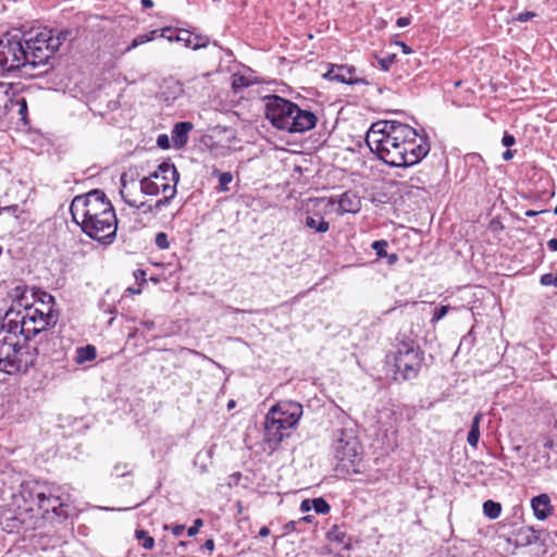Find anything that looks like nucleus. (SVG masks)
Here are the masks:
<instances>
[{
  "label": "nucleus",
  "mask_w": 557,
  "mask_h": 557,
  "mask_svg": "<svg viewBox=\"0 0 557 557\" xmlns=\"http://www.w3.org/2000/svg\"><path fill=\"white\" fill-rule=\"evenodd\" d=\"M396 60V55L395 54H388L384 58H381L379 59V64H380V67L383 70V71H388L389 67L394 64Z\"/></svg>",
  "instance_id": "nucleus-36"
},
{
  "label": "nucleus",
  "mask_w": 557,
  "mask_h": 557,
  "mask_svg": "<svg viewBox=\"0 0 557 557\" xmlns=\"http://www.w3.org/2000/svg\"><path fill=\"white\" fill-rule=\"evenodd\" d=\"M387 246L388 243L384 239L375 240L371 245L372 249L375 250V253L379 258H384L385 256H387Z\"/></svg>",
  "instance_id": "nucleus-30"
},
{
  "label": "nucleus",
  "mask_w": 557,
  "mask_h": 557,
  "mask_svg": "<svg viewBox=\"0 0 557 557\" xmlns=\"http://www.w3.org/2000/svg\"><path fill=\"white\" fill-rule=\"evenodd\" d=\"M175 40L184 42V46L189 48L190 32L187 29H177L175 34Z\"/></svg>",
  "instance_id": "nucleus-33"
},
{
  "label": "nucleus",
  "mask_w": 557,
  "mask_h": 557,
  "mask_svg": "<svg viewBox=\"0 0 557 557\" xmlns=\"http://www.w3.org/2000/svg\"><path fill=\"white\" fill-rule=\"evenodd\" d=\"M67 32L42 28L25 34L7 33L0 38V72L39 75L53 67V57Z\"/></svg>",
  "instance_id": "nucleus-1"
},
{
  "label": "nucleus",
  "mask_w": 557,
  "mask_h": 557,
  "mask_svg": "<svg viewBox=\"0 0 557 557\" xmlns=\"http://www.w3.org/2000/svg\"><path fill=\"white\" fill-rule=\"evenodd\" d=\"M24 297L17 301L23 310L15 311L10 308L4 317V323H10L13 327L16 325V333L24 338V342L28 344V341L45 331L49 325H54L58 321V311L54 308L48 307V311L39 309L27 304H22Z\"/></svg>",
  "instance_id": "nucleus-6"
},
{
  "label": "nucleus",
  "mask_w": 557,
  "mask_h": 557,
  "mask_svg": "<svg viewBox=\"0 0 557 557\" xmlns=\"http://www.w3.org/2000/svg\"><path fill=\"white\" fill-rule=\"evenodd\" d=\"M180 174L174 164L162 162L149 176L139 182L140 191L148 196H157L164 193L165 186L177 185Z\"/></svg>",
  "instance_id": "nucleus-11"
},
{
  "label": "nucleus",
  "mask_w": 557,
  "mask_h": 557,
  "mask_svg": "<svg viewBox=\"0 0 557 557\" xmlns=\"http://www.w3.org/2000/svg\"><path fill=\"white\" fill-rule=\"evenodd\" d=\"M160 37L166 38L169 41L175 40L174 29L172 27H164L161 29Z\"/></svg>",
  "instance_id": "nucleus-40"
},
{
  "label": "nucleus",
  "mask_w": 557,
  "mask_h": 557,
  "mask_svg": "<svg viewBox=\"0 0 557 557\" xmlns=\"http://www.w3.org/2000/svg\"><path fill=\"white\" fill-rule=\"evenodd\" d=\"M515 143H516L515 137L511 134L505 132V134H504V136L502 138V144L505 147H511L512 145H515Z\"/></svg>",
  "instance_id": "nucleus-41"
},
{
  "label": "nucleus",
  "mask_w": 557,
  "mask_h": 557,
  "mask_svg": "<svg viewBox=\"0 0 557 557\" xmlns=\"http://www.w3.org/2000/svg\"><path fill=\"white\" fill-rule=\"evenodd\" d=\"M233 181V175L230 172H223L219 175L220 190L226 191L227 185Z\"/></svg>",
  "instance_id": "nucleus-32"
},
{
  "label": "nucleus",
  "mask_w": 557,
  "mask_h": 557,
  "mask_svg": "<svg viewBox=\"0 0 557 557\" xmlns=\"http://www.w3.org/2000/svg\"><path fill=\"white\" fill-rule=\"evenodd\" d=\"M326 539L330 542L341 545L343 548H346V549L350 548V540L348 539L346 531L336 524H334L326 532Z\"/></svg>",
  "instance_id": "nucleus-19"
},
{
  "label": "nucleus",
  "mask_w": 557,
  "mask_h": 557,
  "mask_svg": "<svg viewBox=\"0 0 557 557\" xmlns=\"http://www.w3.org/2000/svg\"><path fill=\"white\" fill-rule=\"evenodd\" d=\"M311 508H312V500H310V499H305V500H302V502H301V504H300V510H301L302 512H307V511H309Z\"/></svg>",
  "instance_id": "nucleus-46"
},
{
  "label": "nucleus",
  "mask_w": 557,
  "mask_h": 557,
  "mask_svg": "<svg viewBox=\"0 0 557 557\" xmlns=\"http://www.w3.org/2000/svg\"><path fill=\"white\" fill-rule=\"evenodd\" d=\"M264 116L277 129L288 133H305L318 122L315 114L301 109L283 97L271 95L263 98Z\"/></svg>",
  "instance_id": "nucleus-3"
},
{
  "label": "nucleus",
  "mask_w": 557,
  "mask_h": 557,
  "mask_svg": "<svg viewBox=\"0 0 557 557\" xmlns=\"http://www.w3.org/2000/svg\"><path fill=\"white\" fill-rule=\"evenodd\" d=\"M78 226L89 238L103 246H109L115 240L117 232L115 210L112 208L100 214L92 215L91 219H88Z\"/></svg>",
  "instance_id": "nucleus-9"
},
{
  "label": "nucleus",
  "mask_w": 557,
  "mask_h": 557,
  "mask_svg": "<svg viewBox=\"0 0 557 557\" xmlns=\"http://www.w3.org/2000/svg\"><path fill=\"white\" fill-rule=\"evenodd\" d=\"M141 5L144 8H151V7H153V1L152 0H141Z\"/></svg>",
  "instance_id": "nucleus-57"
},
{
  "label": "nucleus",
  "mask_w": 557,
  "mask_h": 557,
  "mask_svg": "<svg viewBox=\"0 0 557 557\" xmlns=\"http://www.w3.org/2000/svg\"><path fill=\"white\" fill-rule=\"evenodd\" d=\"M184 530H185V525L176 524L172 528V533L174 536H180L183 534Z\"/></svg>",
  "instance_id": "nucleus-47"
},
{
  "label": "nucleus",
  "mask_w": 557,
  "mask_h": 557,
  "mask_svg": "<svg viewBox=\"0 0 557 557\" xmlns=\"http://www.w3.org/2000/svg\"><path fill=\"white\" fill-rule=\"evenodd\" d=\"M481 420H482V414L476 413L472 420L471 429L467 436V442L472 447H476L478 443H479Z\"/></svg>",
  "instance_id": "nucleus-21"
},
{
  "label": "nucleus",
  "mask_w": 557,
  "mask_h": 557,
  "mask_svg": "<svg viewBox=\"0 0 557 557\" xmlns=\"http://www.w3.org/2000/svg\"><path fill=\"white\" fill-rule=\"evenodd\" d=\"M547 247L552 251H557V238H552L547 242Z\"/></svg>",
  "instance_id": "nucleus-48"
},
{
  "label": "nucleus",
  "mask_w": 557,
  "mask_h": 557,
  "mask_svg": "<svg viewBox=\"0 0 557 557\" xmlns=\"http://www.w3.org/2000/svg\"><path fill=\"white\" fill-rule=\"evenodd\" d=\"M136 539L139 541L140 545L145 549H152L154 546V540L152 536L148 534L145 530H136L135 532Z\"/></svg>",
  "instance_id": "nucleus-25"
},
{
  "label": "nucleus",
  "mask_w": 557,
  "mask_h": 557,
  "mask_svg": "<svg viewBox=\"0 0 557 557\" xmlns=\"http://www.w3.org/2000/svg\"><path fill=\"white\" fill-rule=\"evenodd\" d=\"M302 412V405L294 400H281L269 409L264 420V442L269 449L275 450L290 435Z\"/></svg>",
  "instance_id": "nucleus-5"
},
{
  "label": "nucleus",
  "mask_w": 557,
  "mask_h": 557,
  "mask_svg": "<svg viewBox=\"0 0 557 557\" xmlns=\"http://www.w3.org/2000/svg\"><path fill=\"white\" fill-rule=\"evenodd\" d=\"M312 508L317 513H329L331 510L330 505L326 503V500L322 497H318L312 499Z\"/></svg>",
  "instance_id": "nucleus-28"
},
{
  "label": "nucleus",
  "mask_w": 557,
  "mask_h": 557,
  "mask_svg": "<svg viewBox=\"0 0 557 557\" xmlns=\"http://www.w3.org/2000/svg\"><path fill=\"white\" fill-rule=\"evenodd\" d=\"M53 304H54V298L47 293H42V295L39 298L38 306H36V307L48 311V307L53 308Z\"/></svg>",
  "instance_id": "nucleus-31"
},
{
  "label": "nucleus",
  "mask_w": 557,
  "mask_h": 557,
  "mask_svg": "<svg viewBox=\"0 0 557 557\" xmlns=\"http://www.w3.org/2000/svg\"><path fill=\"white\" fill-rule=\"evenodd\" d=\"M531 507L536 519L545 520L554 512L550 498L547 494H540L531 499Z\"/></svg>",
  "instance_id": "nucleus-16"
},
{
  "label": "nucleus",
  "mask_w": 557,
  "mask_h": 557,
  "mask_svg": "<svg viewBox=\"0 0 557 557\" xmlns=\"http://www.w3.org/2000/svg\"><path fill=\"white\" fill-rule=\"evenodd\" d=\"M423 361V355L419 346L411 339L401 341L396 346L394 364L396 372L404 380H411L418 376Z\"/></svg>",
  "instance_id": "nucleus-10"
},
{
  "label": "nucleus",
  "mask_w": 557,
  "mask_h": 557,
  "mask_svg": "<svg viewBox=\"0 0 557 557\" xmlns=\"http://www.w3.org/2000/svg\"><path fill=\"white\" fill-rule=\"evenodd\" d=\"M554 213L557 214V205H556V208L554 209Z\"/></svg>",
  "instance_id": "nucleus-63"
},
{
  "label": "nucleus",
  "mask_w": 557,
  "mask_h": 557,
  "mask_svg": "<svg viewBox=\"0 0 557 557\" xmlns=\"http://www.w3.org/2000/svg\"><path fill=\"white\" fill-rule=\"evenodd\" d=\"M3 116L8 113H16L20 116V120L26 125L28 124L27 120V101L23 96H14L10 97L9 91H7V100L3 104Z\"/></svg>",
  "instance_id": "nucleus-14"
},
{
  "label": "nucleus",
  "mask_w": 557,
  "mask_h": 557,
  "mask_svg": "<svg viewBox=\"0 0 557 557\" xmlns=\"http://www.w3.org/2000/svg\"><path fill=\"white\" fill-rule=\"evenodd\" d=\"M270 534V529L268 527H262L260 530H259V536L261 537H265Z\"/></svg>",
  "instance_id": "nucleus-53"
},
{
  "label": "nucleus",
  "mask_w": 557,
  "mask_h": 557,
  "mask_svg": "<svg viewBox=\"0 0 557 557\" xmlns=\"http://www.w3.org/2000/svg\"><path fill=\"white\" fill-rule=\"evenodd\" d=\"M208 44H209L208 37L198 35V34H193L190 32L189 48L197 50V49L207 47Z\"/></svg>",
  "instance_id": "nucleus-27"
},
{
  "label": "nucleus",
  "mask_w": 557,
  "mask_h": 557,
  "mask_svg": "<svg viewBox=\"0 0 557 557\" xmlns=\"http://www.w3.org/2000/svg\"><path fill=\"white\" fill-rule=\"evenodd\" d=\"M370 150L385 164L408 168L419 163L430 151L425 136H420L408 124L398 121H377L366 135Z\"/></svg>",
  "instance_id": "nucleus-2"
},
{
  "label": "nucleus",
  "mask_w": 557,
  "mask_h": 557,
  "mask_svg": "<svg viewBox=\"0 0 557 557\" xmlns=\"http://www.w3.org/2000/svg\"><path fill=\"white\" fill-rule=\"evenodd\" d=\"M333 453L341 468L358 472L356 467L362 459V446L354 430L341 429L335 432Z\"/></svg>",
  "instance_id": "nucleus-7"
},
{
  "label": "nucleus",
  "mask_w": 557,
  "mask_h": 557,
  "mask_svg": "<svg viewBox=\"0 0 557 557\" xmlns=\"http://www.w3.org/2000/svg\"><path fill=\"white\" fill-rule=\"evenodd\" d=\"M201 548L208 550V556H210L214 549V541L212 539L207 540Z\"/></svg>",
  "instance_id": "nucleus-44"
},
{
  "label": "nucleus",
  "mask_w": 557,
  "mask_h": 557,
  "mask_svg": "<svg viewBox=\"0 0 557 557\" xmlns=\"http://www.w3.org/2000/svg\"><path fill=\"white\" fill-rule=\"evenodd\" d=\"M397 45H399L401 47V50L404 53L409 54L412 52L411 48L409 46H407L405 42L399 41V42H397Z\"/></svg>",
  "instance_id": "nucleus-51"
},
{
  "label": "nucleus",
  "mask_w": 557,
  "mask_h": 557,
  "mask_svg": "<svg viewBox=\"0 0 557 557\" xmlns=\"http://www.w3.org/2000/svg\"><path fill=\"white\" fill-rule=\"evenodd\" d=\"M549 211L548 210H541V211H534V210H528L525 212V215L527 216H536L539 214H542V213H548Z\"/></svg>",
  "instance_id": "nucleus-49"
},
{
  "label": "nucleus",
  "mask_w": 557,
  "mask_h": 557,
  "mask_svg": "<svg viewBox=\"0 0 557 557\" xmlns=\"http://www.w3.org/2000/svg\"><path fill=\"white\" fill-rule=\"evenodd\" d=\"M410 17H407V16H401V17H398L397 21H396V25L398 27H406L410 24Z\"/></svg>",
  "instance_id": "nucleus-45"
},
{
  "label": "nucleus",
  "mask_w": 557,
  "mask_h": 557,
  "mask_svg": "<svg viewBox=\"0 0 557 557\" xmlns=\"http://www.w3.org/2000/svg\"><path fill=\"white\" fill-rule=\"evenodd\" d=\"M193 129L190 122H180L172 131V139L176 147H183L188 140V133Z\"/></svg>",
  "instance_id": "nucleus-18"
},
{
  "label": "nucleus",
  "mask_w": 557,
  "mask_h": 557,
  "mask_svg": "<svg viewBox=\"0 0 557 557\" xmlns=\"http://www.w3.org/2000/svg\"><path fill=\"white\" fill-rule=\"evenodd\" d=\"M154 243L158 248L160 249H168L170 246V243L168 240V235L163 232H160L156 235Z\"/></svg>",
  "instance_id": "nucleus-37"
},
{
  "label": "nucleus",
  "mask_w": 557,
  "mask_h": 557,
  "mask_svg": "<svg viewBox=\"0 0 557 557\" xmlns=\"http://www.w3.org/2000/svg\"><path fill=\"white\" fill-rule=\"evenodd\" d=\"M243 79H244L243 77H239L238 79H234L233 87L236 88L237 86H239V84L244 85Z\"/></svg>",
  "instance_id": "nucleus-58"
},
{
  "label": "nucleus",
  "mask_w": 557,
  "mask_h": 557,
  "mask_svg": "<svg viewBox=\"0 0 557 557\" xmlns=\"http://www.w3.org/2000/svg\"><path fill=\"white\" fill-rule=\"evenodd\" d=\"M32 349L35 350L36 356L41 355L51 363H61V368H66L67 350L65 339L54 331L46 334V338Z\"/></svg>",
  "instance_id": "nucleus-12"
},
{
  "label": "nucleus",
  "mask_w": 557,
  "mask_h": 557,
  "mask_svg": "<svg viewBox=\"0 0 557 557\" xmlns=\"http://www.w3.org/2000/svg\"><path fill=\"white\" fill-rule=\"evenodd\" d=\"M543 446H544L545 449H552L555 446V444H554L553 440L544 438Z\"/></svg>",
  "instance_id": "nucleus-52"
},
{
  "label": "nucleus",
  "mask_w": 557,
  "mask_h": 557,
  "mask_svg": "<svg viewBox=\"0 0 557 557\" xmlns=\"http://www.w3.org/2000/svg\"><path fill=\"white\" fill-rule=\"evenodd\" d=\"M513 157V151L512 150H506L504 153H503V159L508 161L510 160L511 158Z\"/></svg>",
  "instance_id": "nucleus-54"
},
{
  "label": "nucleus",
  "mask_w": 557,
  "mask_h": 557,
  "mask_svg": "<svg viewBox=\"0 0 557 557\" xmlns=\"http://www.w3.org/2000/svg\"><path fill=\"white\" fill-rule=\"evenodd\" d=\"M202 525H203L202 519H200V518L196 519L194 521V524L191 527H189L187 530L188 536H195L199 532V530Z\"/></svg>",
  "instance_id": "nucleus-39"
},
{
  "label": "nucleus",
  "mask_w": 557,
  "mask_h": 557,
  "mask_svg": "<svg viewBox=\"0 0 557 557\" xmlns=\"http://www.w3.org/2000/svg\"><path fill=\"white\" fill-rule=\"evenodd\" d=\"M176 195V188L175 186H165L164 187V193H163V198L159 199L154 207L160 209L162 207H165L170 203V201L175 197Z\"/></svg>",
  "instance_id": "nucleus-26"
},
{
  "label": "nucleus",
  "mask_w": 557,
  "mask_h": 557,
  "mask_svg": "<svg viewBox=\"0 0 557 557\" xmlns=\"http://www.w3.org/2000/svg\"><path fill=\"white\" fill-rule=\"evenodd\" d=\"M317 202H325V207L330 208L331 211L336 212L338 215H343L345 213H356L360 210L361 207L359 197L351 191L342 194L339 198H320L317 199Z\"/></svg>",
  "instance_id": "nucleus-13"
},
{
  "label": "nucleus",
  "mask_w": 557,
  "mask_h": 557,
  "mask_svg": "<svg viewBox=\"0 0 557 557\" xmlns=\"http://www.w3.org/2000/svg\"><path fill=\"white\" fill-rule=\"evenodd\" d=\"M157 144L161 148H169V138L166 135H160L157 139Z\"/></svg>",
  "instance_id": "nucleus-43"
},
{
  "label": "nucleus",
  "mask_w": 557,
  "mask_h": 557,
  "mask_svg": "<svg viewBox=\"0 0 557 557\" xmlns=\"http://www.w3.org/2000/svg\"><path fill=\"white\" fill-rule=\"evenodd\" d=\"M127 173H123L121 175V187H120V195L122 199L127 203L129 207L133 208H141L145 206L144 202H138L137 199L134 197V193L132 191V188L136 190V183L134 180L127 181Z\"/></svg>",
  "instance_id": "nucleus-17"
},
{
  "label": "nucleus",
  "mask_w": 557,
  "mask_h": 557,
  "mask_svg": "<svg viewBox=\"0 0 557 557\" xmlns=\"http://www.w3.org/2000/svg\"><path fill=\"white\" fill-rule=\"evenodd\" d=\"M114 208L106 194L100 189H92L86 194L72 198V222L77 225L91 219L92 215Z\"/></svg>",
  "instance_id": "nucleus-8"
},
{
  "label": "nucleus",
  "mask_w": 557,
  "mask_h": 557,
  "mask_svg": "<svg viewBox=\"0 0 557 557\" xmlns=\"http://www.w3.org/2000/svg\"><path fill=\"white\" fill-rule=\"evenodd\" d=\"M483 512L488 519H497L502 512V505L494 500H486L483 504Z\"/></svg>",
  "instance_id": "nucleus-23"
},
{
  "label": "nucleus",
  "mask_w": 557,
  "mask_h": 557,
  "mask_svg": "<svg viewBox=\"0 0 557 557\" xmlns=\"http://www.w3.org/2000/svg\"><path fill=\"white\" fill-rule=\"evenodd\" d=\"M385 257L387 258L388 264H394L398 261V256L396 253H391V255L387 253V256H385Z\"/></svg>",
  "instance_id": "nucleus-50"
},
{
  "label": "nucleus",
  "mask_w": 557,
  "mask_h": 557,
  "mask_svg": "<svg viewBox=\"0 0 557 557\" xmlns=\"http://www.w3.org/2000/svg\"><path fill=\"white\" fill-rule=\"evenodd\" d=\"M157 34H158V30L154 29V30H151L149 33L136 36L133 39L131 46H128L126 48V51H131L132 49H134V48H136V47H138L140 45H144L146 42L152 41L157 37Z\"/></svg>",
  "instance_id": "nucleus-24"
},
{
  "label": "nucleus",
  "mask_w": 557,
  "mask_h": 557,
  "mask_svg": "<svg viewBox=\"0 0 557 557\" xmlns=\"http://www.w3.org/2000/svg\"><path fill=\"white\" fill-rule=\"evenodd\" d=\"M134 467L129 463L119 462L113 468V473L116 476H125L133 473Z\"/></svg>",
  "instance_id": "nucleus-29"
},
{
  "label": "nucleus",
  "mask_w": 557,
  "mask_h": 557,
  "mask_svg": "<svg viewBox=\"0 0 557 557\" xmlns=\"http://www.w3.org/2000/svg\"><path fill=\"white\" fill-rule=\"evenodd\" d=\"M536 14L534 12H522V13H519L516 17L517 21L519 22H527L531 18H533Z\"/></svg>",
  "instance_id": "nucleus-42"
},
{
  "label": "nucleus",
  "mask_w": 557,
  "mask_h": 557,
  "mask_svg": "<svg viewBox=\"0 0 557 557\" xmlns=\"http://www.w3.org/2000/svg\"><path fill=\"white\" fill-rule=\"evenodd\" d=\"M141 324L147 329V330H152L154 327V322L153 321H144L141 322Z\"/></svg>",
  "instance_id": "nucleus-55"
},
{
  "label": "nucleus",
  "mask_w": 557,
  "mask_h": 557,
  "mask_svg": "<svg viewBox=\"0 0 557 557\" xmlns=\"http://www.w3.org/2000/svg\"><path fill=\"white\" fill-rule=\"evenodd\" d=\"M180 545H181V546H185V545H186V543H185V542H181V543H180Z\"/></svg>",
  "instance_id": "nucleus-62"
},
{
  "label": "nucleus",
  "mask_w": 557,
  "mask_h": 557,
  "mask_svg": "<svg viewBox=\"0 0 557 557\" xmlns=\"http://www.w3.org/2000/svg\"><path fill=\"white\" fill-rule=\"evenodd\" d=\"M540 283L543 285V286H555L557 287V274H553V273H546V274H543L540 278Z\"/></svg>",
  "instance_id": "nucleus-35"
},
{
  "label": "nucleus",
  "mask_w": 557,
  "mask_h": 557,
  "mask_svg": "<svg viewBox=\"0 0 557 557\" xmlns=\"http://www.w3.org/2000/svg\"><path fill=\"white\" fill-rule=\"evenodd\" d=\"M10 88V84L0 83V119L3 116V104L7 100V91H9Z\"/></svg>",
  "instance_id": "nucleus-34"
},
{
  "label": "nucleus",
  "mask_w": 557,
  "mask_h": 557,
  "mask_svg": "<svg viewBox=\"0 0 557 557\" xmlns=\"http://www.w3.org/2000/svg\"><path fill=\"white\" fill-rule=\"evenodd\" d=\"M305 225L311 230H314L318 233H326L330 230V224L322 216L317 219L313 215H307L305 220Z\"/></svg>",
  "instance_id": "nucleus-22"
},
{
  "label": "nucleus",
  "mask_w": 557,
  "mask_h": 557,
  "mask_svg": "<svg viewBox=\"0 0 557 557\" xmlns=\"http://www.w3.org/2000/svg\"><path fill=\"white\" fill-rule=\"evenodd\" d=\"M545 466H546V467H550L549 458H547V460H546V462H545Z\"/></svg>",
  "instance_id": "nucleus-61"
},
{
  "label": "nucleus",
  "mask_w": 557,
  "mask_h": 557,
  "mask_svg": "<svg viewBox=\"0 0 557 557\" xmlns=\"http://www.w3.org/2000/svg\"><path fill=\"white\" fill-rule=\"evenodd\" d=\"M285 529L287 531H294L296 529V522L295 521H289L286 525H285Z\"/></svg>",
  "instance_id": "nucleus-56"
},
{
  "label": "nucleus",
  "mask_w": 557,
  "mask_h": 557,
  "mask_svg": "<svg viewBox=\"0 0 557 557\" xmlns=\"http://www.w3.org/2000/svg\"><path fill=\"white\" fill-rule=\"evenodd\" d=\"M234 407H235V401H234V400H230V401L227 403V409H232V408H234Z\"/></svg>",
  "instance_id": "nucleus-60"
},
{
  "label": "nucleus",
  "mask_w": 557,
  "mask_h": 557,
  "mask_svg": "<svg viewBox=\"0 0 557 557\" xmlns=\"http://www.w3.org/2000/svg\"><path fill=\"white\" fill-rule=\"evenodd\" d=\"M97 357V349L94 345H86L76 349L75 362L84 364L85 362L94 361Z\"/></svg>",
  "instance_id": "nucleus-20"
},
{
  "label": "nucleus",
  "mask_w": 557,
  "mask_h": 557,
  "mask_svg": "<svg viewBox=\"0 0 557 557\" xmlns=\"http://www.w3.org/2000/svg\"><path fill=\"white\" fill-rule=\"evenodd\" d=\"M15 327L3 322L0 329V371L10 375L27 372L36 360L35 350L16 333Z\"/></svg>",
  "instance_id": "nucleus-4"
},
{
  "label": "nucleus",
  "mask_w": 557,
  "mask_h": 557,
  "mask_svg": "<svg viewBox=\"0 0 557 557\" xmlns=\"http://www.w3.org/2000/svg\"><path fill=\"white\" fill-rule=\"evenodd\" d=\"M449 311V306H441L436 308L432 318L433 322L442 320Z\"/></svg>",
  "instance_id": "nucleus-38"
},
{
  "label": "nucleus",
  "mask_w": 557,
  "mask_h": 557,
  "mask_svg": "<svg viewBox=\"0 0 557 557\" xmlns=\"http://www.w3.org/2000/svg\"><path fill=\"white\" fill-rule=\"evenodd\" d=\"M313 519H314V517H313V516H310V515H309V516H306V517H304V518H301V520H302V521H306V522H311Z\"/></svg>",
  "instance_id": "nucleus-59"
},
{
  "label": "nucleus",
  "mask_w": 557,
  "mask_h": 557,
  "mask_svg": "<svg viewBox=\"0 0 557 557\" xmlns=\"http://www.w3.org/2000/svg\"><path fill=\"white\" fill-rule=\"evenodd\" d=\"M354 73L355 69L352 67H348L346 65H336L329 70L324 77L330 81H336L347 85L364 83L362 78H355Z\"/></svg>",
  "instance_id": "nucleus-15"
}]
</instances>
